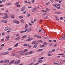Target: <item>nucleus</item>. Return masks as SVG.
Instances as JSON below:
<instances>
[{
  "label": "nucleus",
  "mask_w": 65,
  "mask_h": 65,
  "mask_svg": "<svg viewBox=\"0 0 65 65\" xmlns=\"http://www.w3.org/2000/svg\"><path fill=\"white\" fill-rule=\"evenodd\" d=\"M60 39V40H63V39H63V38H61Z\"/></svg>",
  "instance_id": "e2e57ef3"
},
{
  "label": "nucleus",
  "mask_w": 65,
  "mask_h": 65,
  "mask_svg": "<svg viewBox=\"0 0 65 65\" xmlns=\"http://www.w3.org/2000/svg\"><path fill=\"white\" fill-rule=\"evenodd\" d=\"M31 2L32 3H34V0H32L31 1Z\"/></svg>",
  "instance_id": "6e6d98bb"
},
{
  "label": "nucleus",
  "mask_w": 65,
  "mask_h": 65,
  "mask_svg": "<svg viewBox=\"0 0 65 65\" xmlns=\"http://www.w3.org/2000/svg\"><path fill=\"white\" fill-rule=\"evenodd\" d=\"M20 6H21L19 5H17V7H20Z\"/></svg>",
  "instance_id": "a19ab883"
},
{
  "label": "nucleus",
  "mask_w": 65,
  "mask_h": 65,
  "mask_svg": "<svg viewBox=\"0 0 65 65\" xmlns=\"http://www.w3.org/2000/svg\"><path fill=\"white\" fill-rule=\"evenodd\" d=\"M25 29H26L27 28H28V25H27V24H26L25 25Z\"/></svg>",
  "instance_id": "dca6fc26"
},
{
  "label": "nucleus",
  "mask_w": 65,
  "mask_h": 65,
  "mask_svg": "<svg viewBox=\"0 0 65 65\" xmlns=\"http://www.w3.org/2000/svg\"><path fill=\"white\" fill-rule=\"evenodd\" d=\"M37 38H41V37L40 36H37Z\"/></svg>",
  "instance_id": "7c9ffc66"
},
{
  "label": "nucleus",
  "mask_w": 65,
  "mask_h": 65,
  "mask_svg": "<svg viewBox=\"0 0 65 65\" xmlns=\"http://www.w3.org/2000/svg\"><path fill=\"white\" fill-rule=\"evenodd\" d=\"M42 15H46V13H44L42 14Z\"/></svg>",
  "instance_id": "3c124183"
},
{
  "label": "nucleus",
  "mask_w": 65,
  "mask_h": 65,
  "mask_svg": "<svg viewBox=\"0 0 65 65\" xmlns=\"http://www.w3.org/2000/svg\"><path fill=\"white\" fill-rule=\"evenodd\" d=\"M34 37H37V35H35L34 36Z\"/></svg>",
  "instance_id": "774afa93"
},
{
  "label": "nucleus",
  "mask_w": 65,
  "mask_h": 65,
  "mask_svg": "<svg viewBox=\"0 0 65 65\" xmlns=\"http://www.w3.org/2000/svg\"><path fill=\"white\" fill-rule=\"evenodd\" d=\"M55 19H56V20H57V21H59V19L57 17V16H55Z\"/></svg>",
  "instance_id": "b1692460"
},
{
  "label": "nucleus",
  "mask_w": 65,
  "mask_h": 65,
  "mask_svg": "<svg viewBox=\"0 0 65 65\" xmlns=\"http://www.w3.org/2000/svg\"><path fill=\"white\" fill-rule=\"evenodd\" d=\"M3 15V14L0 13V15Z\"/></svg>",
  "instance_id": "052dcab7"
},
{
  "label": "nucleus",
  "mask_w": 65,
  "mask_h": 65,
  "mask_svg": "<svg viewBox=\"0 0 65 65\" xmlns=\"http://www.w3.org/2000/svg\"><path fill=\"white\" fill-rule=\"evenodd\" d=\"M45 46L44 45H40V47H45Z\"/></svg>",
  "instance_id": "5701e85b"
},
{
  "label": "nucleus",
  "mask_w": 65,
  "mask_h": 65,
  "mask_svg": "<svg viewBox=\"0 0 65 65\" xmlns=\"http://www.w3.org/2000/svg\"><path fill=\"white\" fill-rule=\"evenodd\" d=\"M19 2H17L15 4V5H17H17H19Z\"/></svg>",
  "instance_id": "4be33fe9"
},
{
  "label": "nucleus",
  "mask_w": 65,
  "mask_h": 65,
  "mask_svg": "<svg viewBox=\"0 0 65 65\" xmlns=\"http://www.w3.org/2000/svg\"><path fill=\"white\" fill-rule=\"evenodd\" d=\"M21 62V61L20 60H18L17 61H15L14 62V64H19Z\"/></svg>",
  "instance_id": "f03ea898"
},
{
  "label": "nucleus",
  "mask_w": 65,
  "mask_h": 65,
  "mask_svg": "<svg viewBox=\"0 0 65 65\" xmlns=\"http://www.w3.org/2000/svg\"><path fill=\"white\" fill-rule=\"evenodd\" d=\"M61 13V12H56L55 13V14H60Z\"/></svg>",
  "instance_id": "9d476101"
},
{
  "label": "nucleus",
  "mask_w": 65,
  "mask_h": 65,
  "mask_svg": "<svg viewBox=\"0 0 65 65\" xmlns=\"http://www.w3.org/2000/svg\"><path fill=\"white\" fill-rule=\"evenodd\" d=\"M57 46V44H55V45H54V46L55 47H56V46Z\"/></svg>",
  "instance_id": "4c0bfd02"
},
{
  "label": "nucleus",
  "mask_w": 65,
  "mask_h": 65,
  "mask_svg": "<svg viewBox=\"0 0 65 65\" xmlns=\"http://www.w3.org/2000/svg\"><path fill=\"white\" fill-rule=\"evenodd\" d=\"M26 9V7H22L21 10V11H23Z\"/></svg>",
  "instance_id": "7ed1b4c3"
},
{
  "label": "nucleus",
  "mask_w": 65,
  "mask_h": 65,
  "mask_svg": "<svg viewBox=\"0 0 65 65\" xmlns=\"http://www.w3.org/2000/svg\"><path fill=\"white\" fill-rule=\"evenodd\" d=\"M8 30V27H6L4 29L5 31H6L7 30Z\"/></svg>",
  "instance_id": "1a4fd4ad"
},
{
  "label": "nucleus",
  "mask_w": 65,
  "mask_h": 65,
  "mask_svg": "<svg viewBox=\"0 0 65 65\" xmlns=\"http://www.w3.org/2000/svg\"><path fill=\"white\" fill-rule=\"evenodd\" d=\"M28 47L29 48H30V47H31V46L30 45H29Z\"/></svg>",
  "instance_id": "4d7b16f0"
},
{
  "label": "nucleus",
  "mask_w": 65,
  "mask_h": 65,
  "mask_svg": "<svg viewBox=\"0 0 65 65\" xmlns=\"http://www.w3.org/2000/svg\"><path fill=\"white\" fill-rule=\"evenodd\" d=\"M31 29L30 28H29L28 29H26V30H24V32H27V31H28V32H30L31 31Z\"/></svg>",
  "instance_id": "f257e3e1"
},
{
  "label": "nucleus",
  "mask_w": 65,
  "mask_h": 65,
  "mask_svg": "<svg viewBox=\"0 0 65 65\" xmlns=\"http://www.w3.org/2000/svg\"><path fill=\"white\" fill-rule=\"evenodd\" d=\"M26 40L27 41H30V39H27V40Z\"/></svg>",
  "instance_id": "69168bd1"
},
{
  "label": "nucleus",
  "mask_w": 65,
  "mask_h": 65,
  "mask_svg": "<svg viewBox=\"0 0 65 65\" xmlns=\"http://www.w3.org/2000/svg\"><path fill=\"white\" fill-rule=\"evenodd\" d=\"M10 37H9V36H7L6 37V38H7V39H9Z\"/></svg>",
  "instance_id": "e433bc0d"
},
{
  "label": "nucleus",
  "mask_w": 65,
  "mask_h": 65,
  "mask_svg": "<svg viewBox=\"0 0 65 65\" xmlns=\"http://www.w3.org/2000/svg\"><path fill=\"white\" fill-rule=\"evenodd\" d=\"M43 18L45 19H46V18H48V17L47 16H46L45 17H44Z\"/></svg>",
  "instance_id": "c756f323"
},
{
  "label": "nucleus",
  "mask_w": 65,
  "mask_h": 65,
  "mask_svg": "<svg viewBox=\"0 0 65 65\" xmlns=\"http://www.w3.org/2000/svg\"><path fill=\"white\" fill-rule=\"evenodd\" d=\"M4 46V44H2V45H1V46Z\"/></svg>",
  "instance_id": "ea45409f"
},
{
  "label": "nucleus",
  "mask_w": 65,
  "mask_h": 65,
  "mask_svg": "<svg viewBox=\"0 0 65 65\" xmlns=\"http://www.w3.org/2000/svg\"><path fill=\"white\" fill-rule=\"evenodd\" d=\"M47 55H48V56L49 57L51 56V54H50V53L48 54H47Z\"/></svg>",
  "instance_id": "37998d69"
},
{
  "label": "nucleus",
  "mask_w": 65,
  "mask_h": 65,
  "mask_svg": "<svg viewBox=\"0 0 65 65\" xmlns=\"http://www.w3.org/2000/svg\"><path fill=\"white\" fill-rule=\"evenodd\" d=\"M38 64V63H37L34 64V65H37V64Z\"/></svg>",
  "instance_id": "0e129e2a"
},
{
  "label": "nucleus",
  "mask_w": 65,
  "mask_h": 65,
  "mask_svg": "<svg viewBox=\"0 0 65 65\" xmlns=\"http://www.w3.org/2000/svg\"><path fill=\"white\" fill-rule=\"evenodd\" d=\"M5 62L6 63H8L9 62V60H7Z\"/></svg>",
  "instance_id": "a878e982"
},
{
  "label": "nucleus",
  "mask_w": 65,
  "mask_h": 65,
  "mask_svg": "<svg viewBox=\"0 0 65 65\" xmlns=\"http://www.w3.org/2000/svg\"><path fill=\"white\" fill-rule=\"evenodd\" d=\"M28 50H27V49H25L24 50V52H27V51H28Z\"/></svg>",
  "instance_id": "864d4df0"
},
{
  "label": "nucleus",
  "mask_w": 65,
  "mask_h": 65,
  "mask_svg": "<svg viewBox=\"0 0 65 65\" xmlns=\"http://www.w3.org/2000/svg\"><path fill=\"white\" fill-rule=\"evenodd\" d=\"M4 61H0V62L1 63H2Z\"/></svg>",
  "instance_id": "5fc2aeb1"
},
{
  "label": "nucleus",
  "mask_w": 65,
  "mask_h": 65,
  "mask_svg": "<svg viewBox=\"0 0 65 65\" xmlns=\"http://www.w3.org/2000/svg\"><path fill=\"white\" fill-rule=\"evenodd\" d=\"M23 13H26V11H24L23 12Z\"/></svg>",
  "instance_id": "338daca9"
},
{
  "label": "nucleus",
  "mask_w": 65,
  "mask_h": 65,
  "mask_svg": "<svg viewBox=\"0 0 65 65\" xmlns=\"http://www.w3.org/2000/svg\"><path fill=\"white\" fill-rule=\"evenodd\" d=\"M19 18H23V17L22 16H20L19 17Z\"/></svg>",
  "instance_id": "49530a36"
},
{
  "label": "nucleus",
  "mask_w": 65,
  "mask_h": 65,
  "mask_svg": "<svg viewBox=\"0 0 65 65\" xmlns=\"http://www.w3.org/2000/svg\"><path fill=\"white\" fill-rule=\"evenodd\" d=\"M24 52H23V51H21L20 52V55H24Z\"/></svg>",
  "instance_id": "39448f33"
},
{
  "label": "nucleus",
  "mask_w": 65,
  "mask_h": 65,
  "mask_svg": "<svg viewBox=\"0 0 65 65\" xmlns=\"http://www.w3.org/2000/svg\"><path fill=\"white\" fill-rule=\"evenodd\" d=\"M43 59V57H42L39 58V59Z\"/></svg>",
  "instance_id": "13d9d810"
},
{
  "label": "nucleus",
  "mask_w": 65,
  "mask_h": 65,
  "mask_svg": "<svg viewBox=\"0 0 65 65\" xmlns=\"http://www.w3.org/2000/svg\"><path fill=\"white\" fill-rule=\"evenodd\" d=\"M30 15V14H27V17H29Z\"/></svg>",
  "instance_id": "603ef678"
},
{
  "label": "nucleus",
  "mask_w": 65,
  "mask_h": 65,
  "mask_svg": "<svg viewBox=\"0 0 65 65\" xmlns=\"http://www.w3.org/2000/svg\"><path fill=\"white\" fill-rule=\"evenodd\" d=\"M21 22L22 23H24V22H25L24 20H23V19H22L21 20Z\"/></svg>",
  "instance_id": "cd10ccee"
},
{
  "label": "nucleus",
  "mask_w": 65,
  "mask_h": 65,
  "mask_svg": "<svg viewBox=\"0 0 65 65\" xmlns=\"http://www.w3.org/2000/svg\"><path fill=\"white\" fill-rule=\"evenodd\" d=\"M56 8L58 9H61V8L59 6H56Z\"/></svg>",
  "instance_id": "aec40b11"
},
{
  "label": "nucleus",
  "mask_w": 65,
  "mask_h": 65,
  "mask_svg": "<svg viewBox=\"0 0 65 65\" xmlns=\"http://www.w3.org/2000/svg\"><path fill=\"white\" fill-rule=\"evenodd\" d=\"M18 44H19L18 43H17L14 46V47H17V46H18Z\"/></svg>",
  "instance_id": "6ab92c4d"
},
{
  "label": "nucleus",
  "mask_w": 65,
  "mask_h": 65,
  "mask_svg": "<svg viewBox=\"0 0 65 65\" xmlns=\"http://www.w3.org/2000/svg\"><path fill=\"white\" fill-rule=\"evenodd\" d=\"M37 45L36 44H35L33 47L34 48H36V47H37Z\"/></svg>",
  "instance_id": "2eb2a0df"
},
{
  "label": "nucleus",
  "mask_w": 65,
  "mask_h": 65,
  "mask_svg": "<svg viewBox=\"0 0 65 65\" xmlns=\"http://www.w3.org/2000/svg\"><path fill=\"white\" fill-rule=\"evenodd\" d=\"M62 38L63 39H65V36H63L62 37Z\"/></svg>",
  "instance_id": "473e14b6"
},
{
  "label": "nucleus",
  "mask_w": 65,
  "mask_h": 65,
  "mask_svg": "<svg viewBox=\"0 0 65 65\" xmlns=\"http://www.w3.org/2000/svg\"><path fill=\"white\" fill-rule=\"evenodd\" d=\"M38 42H41L42 41V40H39L38 41Z\"/></svg>",
  "instance_id": "72a5a7b5"
},
{
  "label": "nucleus",
  "mask_w": 65,
  "mask_h": 65,
  "mask_svg": "<svg viewBox=\"0 0 65 65\" xmlns=\"http://www.w3.org/2000/svg\"><path fill=\"white\" fill-rule=\"evenodd\" d=\"M13 56H14V57H16V56H17V55L16 54H13Z\"/></svg>",
  "instance_id": "79ce46f5"
},
{
  "label": "nucleus",
  "mask_w": 65,
  "mask_h": 65,
  "mask_svg": "<svg viewBox=\"0 0 65 65\" xmlns=\"http://www.w3.org/2000/svg\"><path fill=\"white\" fill-rule=\"evenodd\" d=\"M9 52H6L4 53H2V55H6V54H8Z\"/></svg>",
  "instance_id": "20e7f679"
},
{
  "label": "nucleus",
  "mask_w": 65,
  "mask_h": 65,
  "mask_svg": "<svg viewBox=\"0 0 65 65\" xmlns=\"http://www.w3.org/2000/svg\"><path fill=\"white\" fill-rule=\"evenodd\" d=\"M36 10V9L35 8H34L32 10V12H35Z\"/></svg>",
  "instance_id": "6e6552de"
},
{
  "label": "nucleus",
  "mask_w": 65,
  "mask_h": 65,
  "mask_svg": "<svg viewBox=\"0 0 65 65\" xmlns=\"http://www.w3.org/2000/svg\"><path fill=\"white\" fill-rule=\"evenodd\" d=\"M57 4H54L53 5V6L54 7H57Z\"/></svg>",
  "instance_id": "bb28decb"
},
{
  "label": "nucleus",
  "mask_w": 65,
  "mask_h": 65,
  "mask_svg": "<svg viewBox=\"0 0 65 65\" xmlns=\"http://www.w3.org/2000/svg\"><path fill=\"white\" fill-rule=\"evenodd\" d=\"M14 60H12L9 63V65H10L11 64H12V63H13V62H14Z\"/></svg>",
  "instance_id": "0eeeda50"
},
{
  "label": "nucleus",
  "mask_w": 65,
  "mask_h": 65,
  "mask_svg": "<svg viewBox=\"0 0 65 65\" xmlns=\"http://www.w3.org/2000/svg\"><path fill=\"white\" fill-rule=\"evenodd\" d=\"M46 10L47 11H50V10L49 9H48L47 8H46Z\"/></svg>",
  "instance_id": "f3484780"
},
{
  "label": "nucleus",
  "mask_w": 65,
  "mask_h": 65,
  "mask_svg": "<svg viewBox=\"0 0 65 65\" xmlns=\"http://www.w3.org/2000/svg\"><path fill=\"white\" fill-rule=\"evenodd\" d=\"M34 22H36V21H37V20H36V19H35L34 20Z\"/></svg>",
  "instance_id": "680f3d73"
},
{
  "label": "nucleus",
  "mask_w": 65,
  "mask_h": 65,
  "mask_svg": "<svg viewBox=\"0 0 65 65\" xmlns=\"http://www.w3.org/2000/svg\"><path fill=\"white\" fill-rule=\"evenodd\" d=\"M2 23H7V21L6 20H2L1 21Z\"/></svg>",
  "instance_id": "423d86ee"
},
{
  "label": "nucleus",
  "mask_w": 65,
  "mask_h": 65,
  "mask_svg": "<svg viewBox=\"0 0 65 65\" xmlns=\"http://www.w3.org/2000/svg\"><path fill=\"white\" fill-rule=\"evenodd\" d=\"M8 16H7V15H6L5 16V17H3L4 19H7V18H8Z\"/></svg>",
  "instance_id": "f8f14e48"
},
{
  "label": "nucleus",
  "mask_w": 65,
  "mask_h": 65,
  "mask_svg": "<svg viewBox=\"0 0 65 65\" xmlns=\"http://www.w3.org/2000/svg\"><path fill=\"white\" fill-rule=\"evenodd\" d=\"M6 0H2V2H4L6 1Z\"/></svg>",
  "instance_id": "de8ad7c7"
},
{
  "label": "nucleus",
  "mask_w": 65,
  "mask_h": 65,
  "mask_svg": "<svg viewBox=\"0 0 65 65\" xmlns=\"http://www.w3.org/2000/svg\"><path fill=\"white\" fill-rule=\"evenodd\" d=\"M1 10H4V8H1Z\"/></svg>",
  "instance_id": "09e8293b"
},
{
  "label": "nucleus",
  "mask_w": 65,
  "mask_h": 65,
  "mask_svg": "<svg viewBox=\"0 0 65 65\" xmlns=\"http://www.w3.org/2000/svg\"><path fill=\"white\" fill-rule=\"evenodd\" d=\"M27 44H25L23 45V46H27Z\"/></svg>",
  "instance_id": "8fccbe9b"
},
{
  "label": "nucleus",
  "mask_w": 65,
  "mask_h": 65,
  "mask_svg": "<svg viewBox=\"0 0 65 65\" xmlns=\"http://www.w3.org/2000/svg\"><path fill=\"white\" fill-rule=\"evenodd\" d=\"M37 52H41V50H40V49L37 50Z\"/></svg>",
  "instance_id": "a18cd8bd"
},
{
  "label": "nucleus",
  "mask_w": 65,
  "mask_h": 65,
  "mask_svg": "<svg viewBox=\"0 0 65 65\" xmlns=\"http://www.w3.org/2000/svg\"><path fill=\"white\" fill-rule=\"evenodd\" d=\"M42 11H43V12H47V11H46L45 10H41Z\"/></svg>",
  "instance_id": "412c9836"
},
{
  "label": "nucleus",
  "mask_w": 65,
  "mask_h": 65,
  "mask_svg": "<svg viewBox=\"0 0 65 65\" xmlns=\"http://www.w3.org/2000/svg\"><path fill=\"white\" fill-rule=\"evenodd\" d=\"M57 5L56 6H60V4H57Z\"/></svg>",
  "instance_id": "c03bdc74"
},
{
  "label": "nucleus",
  "mask_w": 65,
  "mask_h": 65,
  "mask_svg": "<svg viewBox=\"0 0 65 65\" xmlns=\"http://www.w3.org/2000/svg\"><path fill=\"white\" fill-rule=\"evenodd\" d=\"M12 50V48H9L8 49V51H10V50Z\"/></svg>",
  "instance_id": "58836bf2"
},
{
  "label": "nucleus",
  "mask_w": 65,
  "mask_h": 65,
  "mask_svg": "<svg viewBox=\"0 0 65 65\" xmlns=\"http://www.w3.org/2000/svg\"><path fill=\"white\" fill-rule=\"evenodd\" d=\"M55 65H59V64L57 63L54 62Z\"/></svg>",
  "instance_id": "c85d7f7f"
},
{
  "label": "nucleus",
  "mask_w": 65,
  "mask_h": 65,
  "mask_svg": "<svg viewBox=\"0 0 65 65\" xmlns=\"http://www.w3.org/2000/svg\"><path fill=\"white\" fill-rule=\"evenodd\" d=\"M38 43L37 42H36L35 41H34L32 43V44H37Z\"/></svg>",
  "instance_id": "9b49d317"
},
{
  "label": "nucleus",
  "mask_w": 65,
  "mask_h": 65,
  "mask_svg": "<svg viewBox=\"0 0 65 65\" xmlns=\"http://www.w3.org/2000/svg\"><path fill=\"white\" fill-rule=\"evenodd\" d=\"M34 53V52L33 51H30L29 52V54H33Z\"/></svg>",
  "instance_id": "ddd939ff"
},
{
  "label": "nucleus",
  "mask_w": 65,
  "mask_h": 65,
  "mask_svg": "<svg viewBox=\"0 0 65 65\" xmlns=\"http://www.w3.org/2000/svg\"><path fill=\"white\" fill-rule=\"evenodd\" d=\"M47 43L46 42H44L43 44V45H47Z\"/></svg>",
  "instance_id": "a211bd4d"
},
{
  "label": "nucleus",
  "mask_w": 65,
  "mask_h": 65,
  "mask_svg": "<svg viewBox=\"0 0 65 65\" xmlns=\"http://www.w3.org/2000/svg\"><path fill=\"white\" fill-rule=\"evenodd\" d=\"M15 24H19V22L17 21H15Z\"/></svg>",
  "instance_id": "2f4dec72"
},
{
  "label": "nucleus",
  "mask_w": 65,
  "mask_h": 65,
  "mask_svg": "<svg viewBox=\"0 0 65 65\" xmlns=\"http://www.w3.org/2000/svg\"><path fill=\"white\" fill-rule=\"evenodd\" d=\"M60 19L61 20H63V18L62 17H60Z\"/></svg>",
  "instance_id": "bf43d9fd"
},
{
  "label": "nucleus",
  "mask_w": 65,
  "mask_h": 65,
  "mask_svg": "<svg viewBox=\"0 0 65 65\" xmlns=\"http://www.w3.org/2000/svg\"><path fill=\"white\" fill-rule=\"evenodd\" d=\"M42 62V60H39L38 61V62L39 63H41V62Z\"/></svg>",
  "instance_id": "393cba45"
},
{
  "label": "nucleus",
  "mask_w": 65,
  "mask_h": 65,
  "mask_svg": "<svg viewBox=\"0 0 65 65\" xmlns=\"http://www.w3.org/2000/svg\"><path fill=\"white\" fill-rule=\"evenodd\" d=\"M20 37H19L18 38H16V40H17V39H18V40H19V39H20Z\"/></svg>",
  "instance_id": "c9c22d12"
},
{
  "label": "nucleus",
  "mask_w": 65,
  "mask_h": 65,
  "mask_svg": "<svg viewBox=\"0 0 65 65\" xmlns=\"http://www.w3.org/2000/svg\"><path fill=\"white\" fill-rule=\"evenodd\" d=\"M27 36H24L22 37V38H26Z\"/></svg>",
  "instance_id": "f704fd0d"
},
{
  "label": "nucleus",
  "mask_w": 65,
  "mask_h": 65,
  "mask_svg": "<svg viewBox=\"0 0 65 65\" xmlns=\"http://www.w3.org/2000/svg\"><path fill=\"white\" fill-rule=\"evenodd\" d=\"M11 18H12V19H14V15H12L11 17Z\"/></svg>",
  "instance_id": "4468645a"
}]
</instances>
